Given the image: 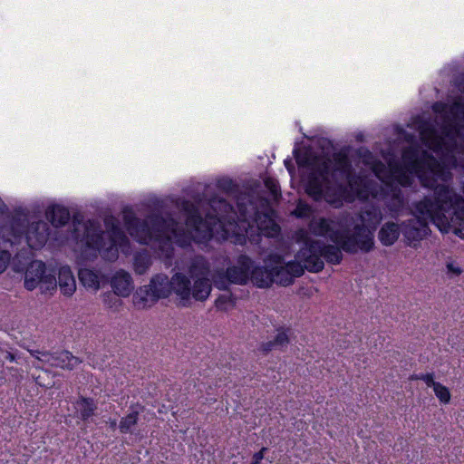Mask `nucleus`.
Masks as SVG:
<instances>
[{"label": "nucleus", "instance_id": "nucleus-1", "mask_svg": "<svg viewBox=\"0 0 464 464\" xmlns=\"http://www.w3.org/2000/svg\"><path fill=\"white\" fill-rule=\"evenodd\" d=\"M209 188V185L202 183L188 188V195L195 204L182 198H149L147 206L152 213L143 220L125 208L123 220L130 236L169 259L174 243L184 247L197 237L211 238L217 225L228 232L225 227H237L238 221L245 236L256 245L261 244L263 237L268 239L279 234L280 227L272 218L273 210L267 198L239 193L236 211L222 198H208Z\"/></svg>", "mask_w": 464, "mask_h": 464}, {"label": "nucleus", "instance_id": "nucleus-2", "mask_svg": "<svg viewBox=\"0 0 464 464\" xmlns=\"http://www.w3.org/2000/svg\"><path fill=\"white\" fill-rule=\"evenodd\" d=\"M432 110L434 117L418 115L408 126L419 132L421 142L437 157L417 144L415 134L402 129L398 130L410 143L402 151V161L408 172H399L396 176L398 184L402 187H411L417 177L423 187L432 188L438 183L450 188V169L460 168L464 171V103L461 99L451 105L437 102Z\"/></svg>", "mask_w": 464, "mask_h": 464}, {"label": "nucleus", "instance_id": "nucleus-3", "mask_svg": "<svg viewBox=\"0 0 464 464\" xmlns=\"http://www.w3.org/2000/svg\"><path fill=\"white\" fill-rule=\"evenodd\" d=\"M434 198H425L414 206V218L401 223V233L408 244L420 241L428 235L429 222L442 232L454 228V233L464 237L461 227L464 223V198L447 186L438 183L430 188Z\"/></svg>", "mask_w": 464, "mask_h": 464}, {"label": "nucleus", "instance_id": "nucleus-4", "mask_svg": "<svg viewBox=\"0 0 464 464\" xmlns=\"http://www.w3.org/2000/svg\"><path fill=\"white\" fill-rule=\"evenodd\" d=\"M296 160L311 168L305 190L315 201L324 199L332 204L340 203L336 198L337 194L345 187L352 189L356 187L358 178L344 154H334V160L330 158L314 161L306 158L301 160L299 157H296Z\"/></svg>", "mask_w": 464, "mask_h": 464}, {"label": "nucleus", "instance_id": "nucleus-5", "mask_svg": "<svg viewBox=\"0 0 464 464\" xmlns=\"http://www.w3.org/2000/svg\"><path fill=\"white\" fill-rule=\"evenodd\" d=\"M72 226V239L94 251L106 249L107 254L111 256V259L117 258L118 247L121 248L123 252L128 251L129 239L117 224L112 223L111 229L108 231V243L105 242V234L101 225L96 221L88 220L87 222H82L73 219Z\"/></svg>", "mask_w": 464, "mask_h": 464}, {"label": "nucleus", "instance_id": "nucleus-6", "mask_svg": "<svg viewBox=\"0 0 464 464\" xmlns=\"http://www.w3.org/2000/svg\"><path fill=\"white\" fill-rule=\"evenodd\" d=\"M382 213L379 207L366 205L361 210L351 216L348 226L347 237L343 244V249L349 254H356L359 251L368 253L374 246L373 232L382 220Z\"/></svg>", "mask_w": 464, "mask_h": 464}, {"label": "nucleus", "instance_id": "nucleus-7", "mask_svg": "<svg viewBox=\"0 0 464 464\" xmlns=\"http://www.w3.org/2000/svg\"><path fill=\"white\" fill-rule=\"evenodd\" d=\"M188 274L194 281V290H228L229 284L245 285L249 275L237 266L228 267L227 272H211L209 263L202 256H195L188 267Z\"/></svg>", "mask_w": 464, "mask_h": 464}, {"label": "nucleus", "instance_id": "nucleus-8", "mask_svg": "<svg viewBox=\"0 0 464 464\" xmlns=\"http://www.w3.org/2000/svg\"><path fill=\"white\" fill-rule=\"evenodd\" d=\"M340 245H325L320 240L304 238L302 247L297 252V258L304 264L310 272H319L324 268L323 258L331 264H339L343 259Z\"/></svg>", "mask_w": 464, "mask_h": 464}, {"label": "nucleus", "instance_id": "nucleus-9", "mask_svg": "<svg viewBox=\"0 0 464 464\" xmlns=\"http://www.w3.org/2000/svg\"><path fill=\"white\" fill-rule=\"evenodd\" d=\"M24 286L27 290L36 287L44 290H54L56 277L53 271H47L46 266L40 260H34L24 273Z\"/></svg>", "mask_w": 464, "mask_h": 464}, {"label": "nucleus", "instance_id": "nucleus-10", "mask_svg": "<svg viewBox=\"0 0 464 464\" xmlns=\"http://www.w3.org/2000/svg\"><path fill=\"white\" fill-rule=\"evenodd\" d=\"M269 257L271 262L276 265L272 267L274 282L279 286L290 285L294 278L301 276L305 269L303 261L297 258V254L295 261L288 262L285 266H282L283 257L280 255H270Z\"/></svg>", "mask_w": 464, "mask_h": 464}, {"label": "nucleus", "instance_id": "nucleus-11", "mask_svg": "<svg viewBox=\"0 0 464 464\" xmlns=\"http://www.w3.org/2000/svg\"><path fill=\"white\" fill-rule=\"evenodd\" d=\"M309 230L315 236L324 237L330 239L336 245H340L343 248V244L347 237L349 227H347L343 231L339 230V225L333 219L314 217L309 222Z\"/></svg>", "mask_w": 464, "mask_h": 464}, {"label": "nucleus", "instance_id": "nucleus-12", "mask_svg": "<svg viewBox=\"0 0 464 464\" xmlns=\"http://www.w3.org/2000/svg\"><path fill=\"white\" fill-rule=\"evenodd\" d=\"M191 277L182 273H176L171 279L165 274H158L150 279V290H192Z\"/></svg>", "mask_w": 464, "mask_h": 464}, {"label": "nucleus", "instance_id": "nucleus-13", "mask_svg": "<svg viewBox=\"0 0 464 464\" xmlns=\"http://www.w3.org/2000/svg\"><path fill=\"white\" fill-rule=\"evenodd\" d=\"M28 227L26 217L16 214L10 218L7 225L1 227L0 233L5 241L14 244L23 236H25Z\"/></svg>", "mask_w": 464, "mask_h": 464}, {"label": "nucleus", "instance_id": "nucleus-14", "mask_svg": "<svg viewBox=\"0 0 464 464\" xmlns=\"http://www.w3.org/2000/svg\"><path fill=\"white\" fill-rule=\"evenodd\" d=\"M44 357L43 362L50 364L53 367H58L65 370L72 371L82 361L67 350L59 353L43 352L41 353Z\"/></svg>", "mask_w": 464, "mask_h": 464}, {"label": "nucleus", "instance_id": "nucleus-15", "mask_svg": "<svg viewBox=\"0 0 464 464\" xmlns=\"http://www.w3.org/2000/svg\"><path fill=\"white\" fill-rule=\"evenodd\" d=\"M50 235L48 223L40 220L32 222L27 227L25 238L31 248H40L45 245Z\"/></svg>", "mask_w": 464, "mask_h": 464}, {"label": "nucleus", "instance_id": "nucleus-16", "mask_svg": "<svg viewBox=\"0 0 464 464\" xmlns=\"http://www.w3.org/2000/svg\"><path fill=\"white\" fill-rule=\"evenodd\" d=\"M384 206L392 218H397L405 207V198L398 186H392L384 198Z\"/></svg>", "mask_w": 464, "mask_h": 464}, {"label": "nucleus", "instance_id": "nucleus-17", "mask_svg": "<svg viewBox=\"0 0 464 464\" xmlns=\"http://www.w3.org/2000/svg\"><path fill=\"white\" fill-rule=\"evenodd\" d=\"M276 331L277 334L274 339L267 342H262L259 344L258 350L264 354H267L273 350L283 351L289 344V335L292 334V329L290 327L280 326L276 328Z\"/></svg>", "mask_w": 464, "mask_h": 464}, {"label": "nucleus", "instance_id": "nucleus-18", "mask_svg": "<svg viewBox=\"0 0 464 464\" xmlns=\"http://www.w3.org/2000/svg\"><path fill=\"white\" fill-rule=\"evenodd\" d=\"M172 292H132V303L137 309L151 307L160 299L169 298Z\"/></svg>", "mask_w": 464, "mask_h": 464}, {"label": "nucleus", "instance_id": "nucleus-19", "mask_svg": "<svg viewBox=\"0 0 464 464\" xmlns=\"http://www.w3.org/2000/svg\"><path fill=\"white\" fill-rule=\"evenodd\" d=\"M78 277L84 287L93 288L95 290L104 288L109 285L108 277L86 268L79 270Z\"/></svg>", "mask_w": 464, "mask_h": 464}, {"label": "nucleus", "instance_id": "nucleus-20", "mask_svg": "<svg viewBox=\"0 0 464 464\" xmlns=\"http://www.w3.org/2000/svg\"><path fill=\"white\" fill-rule=\"evenodd\" d=\"M401 233V225L393 221L385 222L378 232V238L383 246H392Z\"/></svg>", "mask_w": 464, "mask_h": 464}, {"label": "nucleus", "instance_id": "nucleus-21", "mask_svg": "<svg viewBox=\"0 0 464 464\" xmlns=\"http://www.w3.org/2000/svg\"><path fill=\"white\" fill-rule=\"evenodd\" d=\"M46 218L53 227H63L70 220V212L63 206L53 205L47 208Z\"/></svg>", "mask_w": 464, "mask_h": 464}, {"label": "nucleus", "instance_id": "nucleus-22", "mask_svg": "<svg viewBox=\"0 0 464 464\" xmlns=\"http://www.w3.org/2000/svg\"><path fill=\"white\" fill-rule=\"evenodd\" d=\"M250 276L251 281L256 287L267 288L275 284L274 276H272V268L256 267L253 268Z\"/></svg>", "mask_w": 464, "mask_h": 464}, {"label": "nucleus", "instance_id": "nucleus-23", "mask_svg": "<svg viewBox=\"0 0 464 464\" xmlns=\"http://www.w3.org/2000/svg\"><path fill=\"white\" fill-rule=\"evenodd\" d=\"M76 409L82 420L87 421L93 416L97 404L92 398L81 396L76 401Z\"/></svg>", "mask_w": 464, "mask_h": 464}, {"label": "nucleus", "instance_id": "nucleus-24", "mask_svg": "<svg viewBox=\"0 0 464 464\" xmlns=\"http://www.w3.org/2000/svg\"><path fill=\"white\" fill-rule=\"evenodd\" d=\"M109 284L112 290H129L132 286V278L128 272L119 270L109 279Z\"/></svg>", "mask_w": 464, "mask_h": 464}, {"label": "nucleus", "instance_id": "nucleus-25", "mask_svg": "<svg viewBox=\"0 0 464 464\" xmlns=\"http://www.w3.org/2000/svg\"><path fill=\"white\" fill-rule=\"evenodd\" d=\"M64 290H76L75 277L68 266L60 267L56 284Z\"/></svg>", "mask_w": 464, "mask_h": 464}, {"label": "nucleus", "instance_id": "nucleus-26", "mask_svg": "<svg viewBox=\"0 0 464 464\" xmlns=\"http://www.w3.org/2000/svg\"><path fill=\"white\" fill-rule=\"evenodd\" d=\"M131 292H104L102 295L104 304L113 310L118 311L122 305L121 298L129 297Z\"/></svg>", "mask_w": 464, "mask_h": 464}, {"label": "nucleus", "instance_id": "nucleus-27", "mask_svg": "<svg viewBox=\"0 0 464 464\" xmlns=\"http://www.w3.org/2000/svg\"><path fill=\"white\" fill-rule=\"evenodd\" d=\"M237 298L233 292H225L220 294L215 301V306L219 311H228L236 306Z\"/></svg>", "mask_w": 464, "mask_h": 464}, {"label": "nucleus", "instance_id": "nucleus-28", "mask_svg": "<svg viewBox=\"0 0 464 464\" xmlns=\"http://www.w3.org/2000/svg\"><path fill=\"white\" fill-rule=\"evenodd\" d=\"M139 420V411H131L129 414H127L125 417L121 418L119 429L120 431L122 434L126 433H131L132 428L138 423Z\"/></svg>", "mask_w": 464, "mask_h": 464}, {"label": "nucleus", "instance_id": "nucleus-29", "mask_svg": "<svg viewBox=\"0 0 464 464\" xmlns=\"http://www.w3.org/2000/svg\"><path fill=\"white\" fill-rule=\"evenodd\" d=\"M173 302L181 307H188L191 304L193 299L192 292H172L170 296Z\"/></svg>", "mask_w": 464, "mask_h": 464}, {"label": "nucleus", "instance_id": "nucleus-30", "mask_svg": "<svg viewBox=\"0 0 464 464\" xmlns=\"http://www.w3.org/2000/svg\"><path fill=\"white\" fill-rule=\"evenodd\" d=\"M151 264L150 257L148 255L145 254H138L135 256L134 259V267L135 271L142 275L144 274L147 269L150 267Z\"/></svg>", "mask_w": 464, "mask_h": 464}, {"label": "nucleus", "instance_id": "nucleus-31", "mask_svg": "<svg viewBox=\"0 0 464 464\" xmlns=\"http://www.w3.org/2000/svg\"><path fill=\"white\" fill-rule=\"evenodd\" d=\"M217 187L229 194V195H233V194H237V191H238V186L234 183V181L228 178H222V179H219L218 180V183H217Z\"/></svg>", "mask_w": 464, "mask_h": 464}, {"label": "nucleus", "instance_id": "nucleus-32", "mask_svg": "<svg viewBox=\"0 0 464 464\" xmlns=\"http://www.w3.org/2000/svg\"><path fill=\"white\" fill-rule=\"evenodd\" d=\"M433 391L437 398L442 402V403H448L450 400V393L449 389L442 385L441 383L438 382L433 387Z\"/></svg>", "mask_w": 464, "mask_h": 464}, {"label": "nucleus", "instance_id": "nucleus-33", "mask_svg": "<svg viewBox=\"0 0 464 464\" xmlns=\"http://www.w3.org/2000/svg\"><path fill=\"white\" fill-rule=\"evenodd\" d=\"M237 265V267L246 271V273H247L250 276L251 271L253 270V261L251 260V258L242 255L238 257Z\"/></svg>", "mask_w": 464, "mask_h": 464}, {"label": "nucleus", "instance_id": "nucleus-34", "mask_svg": "<svg viewBox=\"0 0 464 464\" xmlns=\"http://www.w3.org/2000/svg\"><path fill=\"white\" fill-rule=\"evenodd\" d=\"M11 255L8 251H0V274L3 273L10 263Z\"/></svg>", "mask_w": 464, "mask_h": 464}, {"label": "nucleus", "instance_id": "nucleus-35", "mask_svg": "<svg viewBox=\"0 0 464 464\" xmlns=\"http://www.w3.org/2000/svg\"><path fill=\"white\" fill-rule=\"evenodd\" d=\"M266 187L270 190L271 194L276 198L279 193V187L277 182L271 178H267L265 180Z\"/></svg>", "mask_w": 464, "mask_h": 464}, {"label": "nucleus", "instance_id": "nucleus-36", "mask_svg": "<svg viewBox=\"0 0 464 464\" xmlns=\"http://www.w3.org/2000/svg\"><path fill=\"white\" fill-rule=\"evenodd\" d=\"M414 378L417 380H422L429 387H434L435 384L438 383L437 382L434 381V376L432 373L420 374L417 375Z\"/></svg>", "mask_w": 464, "mask_h": 464}, {"label": "nucleus", "instance_id": "nucleus-37", "mask_svg": "<svg viewBox=\"0 0 464 464\" xmlns=\"http://www.w3.org/2000/svg\"><path fill=\"white\" fill-rule=\"evenodd\" d=\"M267 450V448L263 447L259 451L253 455L251 464H258L264 459V453Z\"/></svg>", "mask_w": 464, "mask_h": 464}, {"label": "nucleus", "instance_id": "nucleus-38", "mask_svg": "<svg viewBox=\"0 0 464 464\" xmlns=\"http://www.w3.org/2000/svg\"><path fill=\"white\" fill-rule=\"evenodd\" d=\"M211 292H192L193 299L196 301H205L208 298Z\"/></svg>", "mask_w": 464, "mask_h": 464}, {"label": "nucleus", "instance_id": "nucleus-39", "mask_svg": "<svg viewBox=\"0 0 464 464\" xmlns=\"http://www.w3.org/2000/svg\"><path fill=\"white\" fill-rule=\"evenodd\" d=\"M0 353H2L4 355V358L5 360H9L11 362L14 361L15 360V356L14 354H13L12 353L10 352H7V351H3L0 349Z\"/></svg>", "mask_w": 464, "mask_h": 464}, {"label": "nucleus", "instance_id": "nucleus-40", "mask_svg": "<svg viewBox=\"0 0 464 464\" xmlns=\"http://www.w3.org/2000/svg\"><path fill=\"white\" fill-rule=\"evenodd\" d=\"M43 352H44V351H39V350H29L30 354H31L33 357L36 358L37 360H39V361H41V362H43L44 357H43V358H40V357H39V354H41V353H43Z\"/></svg>", "mask_w": 464, "mask_h": 464}, {"label": "nucleus", "instance_id": "nucleus-41", "mask_svg": "<svg viewBox=\"0 0 464 464\" xmlns=\"http://www.w3.org/2000/svg\"><path fill=\"white\" fill-rule=\"evenodd\" d=\"M383 168H384V166L382 163H379V164L375 165L374 168H373V171L375 172L376 176L379 179L382 178V176L380 174V171H379V169H383Z\"/></svg>", "mask_w": 464, "mask_h": 464}, {"label": "nucleus", "instance_id": "nucleus-42", "mask_svg": "<svg viewBox=\"0 0 464 464\" xmlns=\"http://www.w3.org/2000/svg\"><path fill=\"white\" fill-rule=\"evenodd\" d=\"M448 269L450 271L453 272L456 275H459L460 274V269L459 268H455L452 264H449L448 265Z\"/></svg>", "mask_w": 464, "mask_h": 464}, {"label": "nucleus", "instance_id": "nucleus-43", "mask_svg": "<svg viewBox=\"0 0 464 464\" xmlns=\"http://www.w3.org/2000/svg\"><path fill=\"white\" fill-rule=\"evenodd\" d=\"M285 165L287 168V169L289 170V172H291L292 169H294V166H293V164L291 162V160H285Z\"/></svg>", "mask_w": 464, "mask_h": 464}, {"label": "nucleus", "instance_id": "nucleus-44", "mask_svg": "<svg viewBox=\"0 0 464 464\" xmlns=\"http://www.w3.org/2000/svg\"><path fill=\"white\" fill-rule=\"evenodd\" d=\"M116 426H117L116 420H111V421H110V428H111V430H115V429H116Z\"/></svg>", "mask_w": 464, "mask_h": 464}, {"label": "nucleus", "instance_id": "nucleus-45", "mask_svg": "<svg viewBox=\"0 0 464 464\" xmlns=\"http://www.w3.org/2000/svg\"><path fill=\"white\" fill-rule=\"evenodd\" d=\"M73 292H68V291H65L64 294L68 296H71L72 295Z\"/></svg>", "mask_w": 464, "mask_h": 464}, {"label": "nucleus", "instance_id": "nucleus-46", "mask_svg": "<svg viewBox=\"0 0 464 464\" xmlns=\"http://www.w3.org/2000/svg\"><path fill=\"white\" fill-rule=\"evenodd\" d=\"M357 140H360V141H362V134L358 135V136H357Z\"/></svg>", "mask_w": 464, "mask_h": 464}, {"label": "nucleus", "instance_id": "nucleus-47", "mask_svg": "<svg viewBox=\"0 0 464 464\" xmlns=\"http://www.w3.org/2000/svg\"><path fill=\"white\" fill-rule=\"evenodd\" d=\"M3 204L0 203V216L3 214Z\"/></svg>", "mask_w": 464, "mask_h": 464}, {"label": "nucleus", "instance_id": "nucleus-48", "mask_svg": "<svg viewBox=\"0 0 464 464\" xmlns=\"http://www.w3.org/2000/svg\"><path fill=\"white\" fill-rule=\"evenodd\" d=\"M463 92H464V86L463 87H459Z\"/></svg>", "mask_w": 464, "mask_h": 464}]
</instances>
